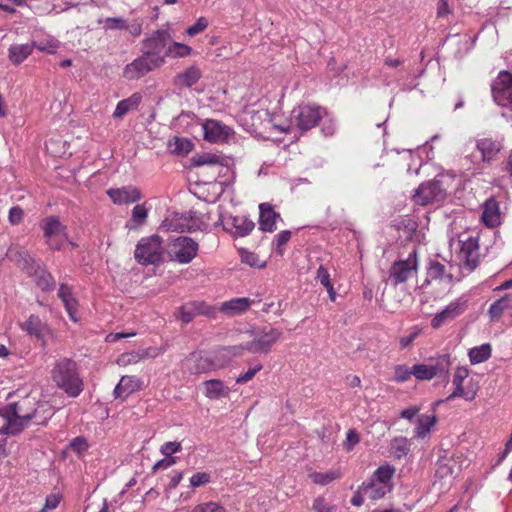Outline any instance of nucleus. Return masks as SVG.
<instances>
[{"instance_id":"nucleus-54","label":"nucleus","mask_w":512,"mask_h":512,"mask_svg":"<svg viewBox=\"0 0 512 512\" xmlns=\"http://www.w3.org/2000/svg\"><path fill=\"white\" fill-rule=\"evenodd\" d=\"M321 131L325 136H331L336 131V122L331 117L326 116L323 117Z\"/></svg>"},{"instance_id":"nucleus-21","label":"nucleus","mask_w":512,"mask_h":512,"mask_svg":"<svg viewBox=\"0 0 512 512\" xmlns=\"http://www.w3.org/2000/svg\"><path fill=\"white\" fill-rule=\"evenodd\" d=\"M106 193L115 205H129L140 201L142 198L140 189L133 185L110 188Z\"/></svg>"},{"instance_id":"nucleus-59","label":"nucleus","mask_w":512,"mask_h":512,"mask_svg":"<svg viewBox=\"0 0 512 512\" xmlns=\"http://www.w3.org/2000/svg\"><path fill=\"white\" fill-rule=\"evenodd\" d=\"M392 450L394 456L397 458H401L402 456L406 455L407 447L405 439H395L392 444Z\"/></svg>"},{"instance_id":"nucleus-16","label":"nucleus","mask_w":512,"mask_h":512,"mask_svg":"<svg viewBox=\"0 0 512 512\" xmlns=\"http://www.w3.org/2000/svg\"><path fill=\"white\" fill-rule=\"evenodd\" d=\"M491 91L498 105L512 108V74L510 72L501 71L492 82Z\"/></svg>"},{"instance_id":"nucleus-57","label":"nucleus","mask_w":512,"mask_h":512,"mask_svg":"<svg viewBox=\"0 0 512 512\" xmlns=\"http://www.w3.org/2000/svg\"><path fill=\"white\" fill-rule=\"evenodd\" d=\"M24 212L19 206H14L9 210L8 220L12 225H18L23 219Z\"/></svg>"},{"instance_id":"nucleus-11","label":"nucleus","mask_w":512,"mask_h":512,"mask_svg":"<svg viewBox=\"0 0 512 512\" xmlns=\"http://www.w3.org/2000/svg\"><path fill=\"white\" fill-rule=\"evenodd\" d=\"M161 228L171 232H195L201 229V221L193 211L174 213L162 221Z\"/></svg>"},{"instance_id":"nucleus-25","label":"nucleus","mask_w":512,"mask_h":512,"mask_svg":"<svg viewBox=\"0 0 512 512\" xmlns=\"http://www.w3.org/2000/svg\"><path fill=\"white\" fill-rule=\"evenodd\" d=\"M142 388V382L135 376H123L114 388L115 398L126 399L133 392Z\"/></svg>"},{"instance_id":"nucleus-47","label":"nucleus","mask_w":512,"mask_h":512,"mask_svg":"<svg viewBox=\"0 0 512 512\" xmlns=\"http://www.w3.org/2000/svg\"><path fill=\"white\" fill-rule=\"evenodd\" d=\"M221 157L216 154L204 153L194 158V164L196 166L202 165H217L221 163Z\"/></svg>"},{"instance_id":"nucleus-53","label":"nucleus","mask_w":512,"mask_h":512,"mask_svg":"<svg viewBox=\"0 0 512 512\" xmlns=\"http://www.w3.org/2000/svg\"><path fill=\"white\" fill-rule=\"evenodd\" d=\"M63 304L65 306V309L68 313V316L69 318L73 321V322H78V317H77V301L74 297L72 298H68V299H64L63 301Z\"/></svg>"},{"instance_id":"nucleus-46","label":"nucleus","mask_w":512,"mask_h":512,"mask_svg":"<svg viewBox=\"0 0 512 512\" xmlns=\"http://www.w3.org/2000/svg\"><path fill=\"white\" fill-rule=\"evenodd\" d=\"M190 487L195 489L211 482V473L209 472H197L194 473L190 479Z\"/></svg>"},{"instance_id":"nucleus-58","label":"nucleus","mask_w":512,"mask_h":512,"mask_svg":"<svg viewBox=\"0 0 512 512\" xmlns=\"http://www.w3.org/2000/svg\"><path fill=\"white\" fill-rule=\"evenodd\" d=\"M177 461V458L176 457H167V456H164L163 459L157 461L154 465H153V471L156 472V471H159V470H166L168 469L169 467L173 466Z\"/></svg>"},{"instance_id":"nucleus-4","label":"nucleus","mask_w":512,"mask_h":512,"mask_svg":"<svg viewBox=\"0 0 512 512\" xmlns=\"http://www.w3.org/2000/svg\"><path fill=\"white\" fill-rule=\"evenodd\" d=\"M327 112L324 108L317 105H300L291 112L289 125H274L280 132H287L292 127L306 131L315 127Z\"/></svg>"},{"instance_id":"nucleus-28","label":"nucleus","mask_w":512,"mask_h":512,"mask_svg":"<svg viewBox=\"0 0 512 512\" xmlns=\"http://www.w3.org/2000/svg\"><path fill=\"white\" fill-rule=\"evenodd\" d=\"M203 393L210 400H219L228 397L229 387L220 379H210L202 383Z\"/></svg>"},{"instance_id":"nucleus-6","label":"nucleus","mask_w":512,"mask_h":512,"mask_svg":"<svg viewBox=\"0 0 512 512\" xmlns=\"http://www.w3.org/2000/svg\"><path fill=\"white\" fill-rule=\"evenodd\" d=\"M171 40V35L168 30L158 29L153 31L143 41V54L146 55L154 66H160L165 63L168 43Z\"/></svg>"},{"instance_id":"nucleus-30","label":"nucleus","mask_w":512,"mask_h":512,"mask_svg":"<svg viewBox=\"0 0 512 512\" xmlns=\"http://www.w3.org/2000/svg\"><path fill=\"white\" fill-rule=\"evenodd\" d=\"M254 303L255 301L250 298L238 297L221 303L219 310L229 316H234L244 313Z\"/></svg>"},{"instance_id":"nucleus-18","label":"nucleus","mask_w":512,"mask_h":512,"mask_svg":"<svg viewBox=\"0 0 512 512\" xmlns=\"http://www.w3.org/2000/svg\"><path fill=\"white\" fill-rule=\"evenodd\" d=\"M469 375V369L465 366L457 367L453 376V392L446 398V401H452L455 398H463L466 401H473L477 395L478 388L471 383L464 388L463 383Z\"/></svg>"},{"instance_id":"nucleus-64","label":"nucleus","mask_w":512,"mask_h":512,"mask_svg":"<svg viewBox=\"0 0 512 512\" xmlns=\"http://www.w3.org/2000/svg\"><path fill=\"white\" fill-rule=\"evenodd\" d=\"M419 411H420V408L417 406L409 407L407 409H404L401 412L400 416H401V418H404L407 420H412L418 414Z\"/></svg>"},{"instance_id":"nucleus-49","label":"nucleus","mask_w":512,"mask_h":512,"mask_svg":"<svg viewBox=\"0 0 512 512\" xmlns=\"http://www.w3.org/2000/svg\"><path fill=\"white\" fill-rule=\"evenodd\" d=\"M412 373V368H409L406 365H396L394 368V381L398 383H402L407 381Z\"/></svg>"},{"instance_id":"nucleus-39","label":"nucleus","mask_w":512,"mask_h":512,"mask_svg":"<svg viewBox=\"0 0 512 512\" xmlns=\"http://www.w3.org/2000/svg\"><path fill=\"white\" fill-rule=\"evenodd\" d=\"M192 48L184 43L171 41L165 50L166 58H185L191 55Z\"/></svg>"},{"instance_id":"nucleus-20","label":"nucleus","mask_w":512,"mask_h":512,"mask_svg":"<svg viewBox=\"0 0 512 512\" xmlns=\"http://www.w3.org/2000/svg\"><path fill=\"white\" fill-rule=\"evenodd\" d=\"M459 246L458 258L461 264L470 271L474 270L479 264L480 257L478 239L470 236L460 239Z\"/></svg>"},{"instance_id":"nucleus-61","label":"nucleus","mask_w":512,"mask_h":512,"mask_svg":"<svg viewBox=\"0 0 512 512\" xmlns=\"http://www.w3.org/2000/svg\"><path fill=\"white\" fill-rule=\"evenodd\" d=\"M70 447L72 448L73 451L77 453H82L88 449V443L84 437L79 436L71 441Z\"/></svg>"},{"instance_id":"nucleus-31","label":"nucleus","mask_w":512,"mask_h":512,"mask_svg":"<svg viewBox=\"0 0 512 512\" xmlns=\"http://www.w3.org/2000/svg\"><path fill=\"white\" fill-rule=\"evenodd\" d=\"M438 418L435 414L426 415L421 414L417 417L416 426L414 429V437L417 439H425L429 437L431 431L435 427Z\"/></svg>"},{"instance_id":"nucleus-52","label":"nucleus","mask_w":512,"mask_h":512,"mask_svg":"<svg viewBox=\"0 0 512 512\" xmlns=\"http://www.w3.org/2000/svg\"><path fill=\"white\" fill-rule=\"evenodd\" d=\"M359 441H360V437H359L358 433L356 432V430L349 429L346 434V439L343 444L344 448L348 452L352 451L354 449V447L359 443Z\"/></svg>"},{"instance_id":"nucleus-43","label":"nucleus","mask_w":512,"mask_h":512,"mask_svg":"<svg viewBox=\"0 0 512 512\" xmlns=\"http://www.w3.org/2000/svg\"><path fill=\"white\" fill-rule=\"evenodd\" d=\"M191 512H227V510L220 503L209 501L194 506Z\"/></svg>"},{"instance_id":"nucleus-50","label":"nucleus","mask_w":512,"mask_h":512,"mask_svg":"<svg viewBox=\"0 0 512 512\" xmlns=\"http://www.w3.org/2000/svg\"><path fill=\"white\" fill-rule=\"evenodd\" d=\"M290 238H291V232L289 230H283L276 235L274 243H275V251L277 254H279V255L283 254V252H284L283 246L288 243Z\"/></svg>"},{"instance_id":"nucleus-2","label":"nucleus","mask_w":512,"mask_h":512,"mask_svg":"<svg viewBox=\"0 0 512 512\" xmlns=\"http://www.w3.org/2000/svg\"><path fill=\"white\" fill-rule=\"evenodd\" d=\"M52 378L59 388L70 397H77L83 390L76 362L68 358L58 360L52 370Z\"/></svg>"},{"instance_id":"nucleus-19","label":"nucleus","mask_w":512,"mask_h":512,"mask_svg":"<svg viewBox=\"0 0 512 512\" xmlns=\"http://www.w3.org/2000/svg\"><path fill=\"white\" fill-rule=\"evenodd\" d=\"M217 309L210 306L205 301L195 300L189 301L180 306L175 312V317L183 323H190L197 315H205L214 317Z\"/></svg>"},{"instance_id":"nucleus-44","label":"nucleus","mask_w":512,"mask_h":512,"mask_svg":"<svg viewBox=\"0 0 512 512\" xmlns=\"http://www.w3.org/2000/svg\"><path fill=\"white\" fill-rule=\"evenodd\" d=\"M100 23L107 30H125L127 28V21L121 17H108Z\"/></svg>"},{"instance_id":"nucleus-24","label":"nucleus","mask_w":512,"mask_h":512,"mask_svg":"<svg viewBox=\"0 0 512 512\" xmlns=\"http://www.w3.org/2000/svg\"><path fill=\"white\" fill-rule=\"evenodd\" d=\"M464 310L465 302L457 299L449 303L442 311L437 313L431 320V325L433 328H439L446 322H449L461 315Z\"/></svg>"},{"instance_id":"nucleus-13","label":"nucleus","mask_w":512,"mask_h":512,"mask_svg":"<svg viewBox=\"0 0 512 512\" xmlns=\"http://www.w3.org/2000/svg\"><path fill=\"white\" fill-rule=\"evenodd\" d=\"M190 360L195 362V372L202 373L225 367L231 362L232 357L231 354H229L227 347L225 346L216 349L210 355H194Z\"/></svg>"},{"instance_id":"nucleus-42","label":"nucleus","mask_w":512,"mask_h":512,"mask_svg":"<svg viewBox=\"0 0 512 512\" xmlns=\"http://www.w3.org/2000/svg\"><path fill=\"white\" fill-rule=\"evenodd\" d=\"M36 284L43 291H50L55 287V280L48 271L40 269L36 272Z\"/></svg>"},{"instance_id":"nucleus-62","label":"nucleus","mask_w":512,"mask_h":512,"mask_svg":"<svg viewBox=\"0 0 512 512\" xmlns=\"http://www.w3.org/2000/svg\"><path fill=\"white\" fill-rule=\"evenodd\" d=\"M174 145L173 152L177 154H186L191 150V143L184 139L176 138Z\"/></svg>"},{"instance_id":"nucleus-34","label":"nucleus","mask_w":512,"mask_h":512,"mask_svg":"<svg viewBox=\"0 0 512 512\" xmlns=\"http://www.w3.org/2000/svg\"><path fill=\"white\" fill-rule=\"evenodd\" d=\"M227 224L234 229V234L239 237L247 236L255 227L254 222L246 216L230 217Z\"/></svg>"},{"instance_id":"nucleus-37","label":"nucleus","mask_w":512,"mask_h":512,"mask_svg":"<svg viewBox=\"0 0 512 512\" xmlns=\"http://www.w3.org/2000/svg\"><path fill=\"white\" fill-rule=\"evenodd\" d=\"M492 354V347L489 343L472 347L468 351L469 361L472 365L480 364L487 361Z\"/></svg>"},{"instance_id":"nucleus-36","label":"nucleus","mask_w":512,"mask_h":512,"mask_svg":"<svg viewBox=\"0 0 512 512\" xmlns=\"http://www.w3.org/2000/svg\"><path fill=\"white\" fill-rule=\"evenodd\" d=\"M511 303V295L505 294L503 297L494 301L488 311L487 314L491 321H498L503 315L504 311L510 308Z\"/></svg>"},{"instance_id":"nucleus-35","label":"nucleus","mask_w":512,"mask_h":512,"mask_svg":"<svg viewBox=\"0 0 512 512\" xmlns=\"http://www.w3.org/2000/svg\"><path fill=\"white\" fill-rule=\"evenodd\" d=\"M149 210L150 207H148L146 203L135 205L131 211V218L126 226L129 229H136L143 226L148 218Z\"/></svg>"},{"instance_id":"nucleus-45","label":"nucleus","mask_w":512,"mask_h":512,"mask_svg":"<svg viewBox=\"0 0 512 512\" xmlns=\"http://www.w3.org/2000/svg\"><path fill=\"white\" fill-rule=\"evenodd\" d=\"M62 500V494L59 491H55L46 496L45 504L39 512H49L58 507Z\"/></svg>"},{"instance_id":"nucleus-63","label":"nucleus","mask_w":512,"mask_h":512,"mask_svg":"<svg viewBox=\"0 0 512 512\" xmlns=\"http://www.w3.org/2000/svg\"><path fill=\"white\" fill-rule=\"evenodd\" d=\"M229 354H231L232 359L238 356L243 355L245 351H248V342L245 344L226 346Z\"/></svg>"},{"instance_id":"nucleus-60","label":"nucleus","mask_w":512,"mask_h":512,"mask_svg":"<svg viewBox=\"0 0 512 512\" xmlns=\"http://www.w3.org/2000/svg\"><path fill=\"white\" fill-rule=\"evenodd\" d=\"M316 279L324 287L332 285V282L330 279V274H329L328 270L323 265H320L319 268L317 269Z\"/></svg>"},{"instance_id":"nucleus-17","label":"nucleus","mask_w":512,"mask_h":512,"mask_svg":"<svg viewBox=\"0 0 512 512\" xmlns=\"http://www.w3.org/2000/svg\"><path fill=\"white\" fill-rule=\"evenodd\" d=\"M446 197V190L441 181L430 180L421 184L413 195L416 204L427 205L435 202H440Z\"/></svg>"},{"instance_id":"nucleus-51","label":"nucleus","mask_w":512,"mask_h":512,"mask_svg":"<svg viewBox=\"0 0 512 512\" xmlns=\"http://www.w3.org/2000/svg\"><path fill=\"white\" fill-rule=\"evenodd\" d=\"M182 450V445L180 442H176V441H170V442H165L161 447H160V452L163 456H167V457H173L172 455L175 454V453H178Z\"/></svg>"},{"instance_id":"nucleus-3","label":"nucleus","mask_w":512,"mask_h":512,"mask_svg":"<svg viewBox=\"0 0 512 512\" xmlns=\"http://www.w3.org/2000/svg\"><path fill=\"white\" fill-rule=\"evenodd\" d=\"M501 141L492 138H481L476 141L478 153L467 155L463 159V166L466 170L474 173H480L485 165H489L502 150Z\"/></svg>"},{"instance_id":"nucleus-40","label":"nucleus","mask_w":512,"mask_h":512,"mask_svg":"<svg viewBox=\"0 0 512 512\" xmlns=\"http://www.w3.org/2000/svg\"><path fill=\"white\" fill-rule=\"evenodd\" d=\"M428 278L431 280L451 281L452 276L447 272L446 266L438 261H431L427 270Z\"/></svg>"},{"instance_id":"nucleus-38","label":"nucleus","mask_w":512,"mask_h":512,"mask_svg":"<svg viewBox=\"0 0 512 512\" xmlns=\"http://www.w3.org/2000/svg\"><path fill=\"white\" fill-rule=\"evenodd\" d=\"M33 47L41 52L53 54L59 48V41L50 35L36 38L32 41Z\"/></svg>"},{"instance_id":"nucleus-22","label":"nucleus","mask_w":512,"mask_h":512,"mask_svg":"<svg viewBox=\"0 0 512 512\" xmlns=\"http://www.w3.org/2000/svg\"><path fill=\"white\" fill-rule=\"evenodd\" d=\"M204 139L211 143H222L232 134L230 127L217 120L208 119L203 125Z\"/></svg>"},{"instance_id":"nucleus-33","label":"nucleus","mask_w":512,"mask_h":512,"mask_svg":"<svg viewBox=\"0 0 512 512\" xmlns=\"http://www.w3.org/2000/svg\"><path fill=\"white\" fill-rule=\"evenodd\" d=\"M33 44H13L8 49V59L14 65L24 62L33 52Z\"/></svg>"},{"instance_id":"nucleus-7","label":"nucleus","mask_w":512,"mask_h":512,"mask_svg":"<svg viewBox=\"0 0 512 512\" xmlns=\"http://www.w3.org/2000/svg\"><path fill=\"white\" fill-rule=\"evenodd\" d=\"M418 271L417 250L412 249L406 258H399L390 267L387 282L393 286L407 282Z\"/></svg>"},{"instance_id":"nucleus-27","label":"nucleus","mask_w":512,"mask_h":512,"mask_svg":"<svg viewBox=\"0 0 512 512\" xmlns=\"http://www.w3.org/2000/svg\"><path fill=\"white\" fill-rule=\"evenodd\" d=\"M259 227L264 232H273L276 229V221L280 215L276 213L269 203L259 205Z\"/></svg>"},{"instance_id":"nucleus-32","label":"nucleus","mask_w":512,"mask_h":512,"mask_svg":"<svg viewBox=\"0 0 512 512\" xmlns=\"http://www.w3.org/2000/svg\"><path fill=\"white\" fill-rule=\"evenodd\" d=\"M142 101V95L138 92L133 93L130 97L119 101L113 112L115 119H121L128 112L137 110Z\"/></svg>"},{"instance_id":"nucleus-48","label":"nucleus","mask_w":512,"mask_h":512,"mask_svg":"<svg viewBox=\"0 0 512 512\" xmlns=\"http://www.w3.org/2000/svg\"><path fill=\"white\" fill-rule=\"evenodd\" d=\"M209 25L206 17H199L196 22L186 29V34L190 37L196 36L203 32Z\"/></svg>"},{"instance_id":"nucleus-9","label":"nucleus","mask_w":512,"mask_h":512,"mask_svg":"<svg viewBox=\"0 0 512 512\" xmlns=\"http://www.w3.org/2000/svg\"><path fill=\"white\" fill-rule=\"evenodd\" d=\"M162 239L158 235L141 238L135 248V260L141 265L157 264L163 259Z\"/></svg>"},{"instance_id":"nucleus-1","label":"nucleus","mask_w":512,"mask_h":512,"mask_svg":"<svg viewBox=\"0 0 512 512\" xmlns=\"http://www.w3.org/2000/svg\"><path fill=\"white\" fill-rule=\"evenodd\" d=\"M53 414V407L48 402L30 394L11 400L0 408V417L4 421L0 435H16L31 425H44Z\"/></svg>"},{"instance_id":"nucleus-10","label":"nucleus","mask_w":512,"mask_h":512,"mask_svg":"<svg viewBox=\"0 0 512 512\" xmlns=\"http://www.w3.org/2000/svg\"><path fill=\"white\" fill-rule=\"evenodd\" d=\"M198 250V243L187 236L172 239L167 247L170 260L179 264L190 263L197 256Z\"/></svg>"},{"instance_id":"nucleus-12","label":"nucleus","mask_w":512,"mask_h":512,"mask_svg":"<svg viewBox=\"0 0 512 512\" xmlns=\"http://www.w3.org/2000/svg\"><path fill=\"white\" fill-rule=\"evenodd\" d=\"M450 366V356L448 354H443L435 358L431 364L413 365L412 373L417 380H431L436 376H447Z\"/></svg>"},{"instance_id":"nucleus-5","label":"nucleus","mask_w":512,"mask_h":512,"mask_svg":"<svg viewBox=\"0 0 512 512\" xmlns=\"http://www.w3.org/2000/svg\"><path fill=\"white\" fill-rule=\"evenodd\" d=\"M395 468L389 464L378 467L371 478L361 485L363 494L371 500H379L393 489Z\"/></svg>"},{"instance_id":"nucleus-26","label":"nucleus","mask_w":512,"mask_h":512,"mask_svg":"<svg viewBox=\"0 0 512 512\" xmlns=\"http://www.w3.org/2000/svg\"><path fill=\"white\" fill-rule=\"evenodd\" d=\"M481 218L483 223L489 228L500 225L501 213L499 203L495 199L490 198L485 201Z\"/></svg>"},{"instance_id":"nucleus-55","label":"nucleus","mask_w":512,"mask_h":512,"mask_svg":"<svg viewBox=\"0 0 512 512\" xmlns=\"http://www.w3.org/2000/svg\"><path fill=\"white\" fill-rule=\"evenodd\" d=\"M262 368L263 366L261 364H257L254 367L248 369L244 374H241L236 378V383L243 384L249 382Z\"/></svg>"},{"instance_id":"nucleus-56","label":"nucleus","mask_w":512,"mask_h":512,"mask_svg":"<svg viewBox=\"0 0 512 512\" xmlns=\"http://www.w3.org/2000/svg\"><path fill=\"white\" fill-rule=\"evenodd\" d=\"M313 509L316 512H334L335 507L325 501L321 496L317 497L313 502Z\"/></svg>"},{"instance_id":"nucleus-8","label":"nucleus","mask_w":512,"mask_h":512,"mask_svg":"<svg viewBox=\"0 0 512 512\" xmlns=\"http://www.w3.org/2000/svg\"><path fill=\"white\" fill-rule=\"evenodd\" d=\"M39 225L48 248L54 251L62 250L66 241H68L66 225L62 224L57 216L45 217Z\"/></svg>"},{"instance_id":"nucleus-14","label":"nucleus","mask_w":512,"mask_h":512,"mask_svg":"<svg viewBox=\"0 0 512 512\" xmlns=\"http://www.w3.org/2000/svg\"><path fill=\"white\" fill-rule=\"evenodd\" d=\"M20 329L30 338L37 340L45 346L52 337V329L50 325L42 320L39 315L30 314L28 318L19 324Z\"/></svg>"},{"instance_id":"nucleus-41","label":"nucleus","mask_w":512,"mask_h":512,"mask_svg":"<svg viewBox=\"0 0 512 512\" xmlns=\"http://www.w3.org/2000/svg\"><path fill=\"white\" fill-rule=\"evenodd\" d=\"M340 471L339 470H330L327 472H311L309 474V478L318 485H327L331 483L332 481L340 478Z\"/></svg>"},{"instance_id":"nucleus-15","label":"nucleus","mask_w":512,"mask_h":512,"mask_svg":"<svg viewBox=\"0 0 512 512\" xmlns=\"http://www.w3.org/2000/svg\"><path fill=\"white\" fill-rule=\"evenodd\" d=\"M281 336L282 332L279 329L263 327L256 332L254 339L248 342V352L253 354H266Z\"/></svg>"},{"instance_id":"nucleus-29","label":"nucleus","mask_w":512,"mask_h":512,"mask_svg":"<svg viewBox=\"0 0 512 512\" xmlns=\"http://www.w3.org/2000/svg\"><path fill=\"white\" fill-rule=\"evenodd\" d=\"M201 77L202 71L200 68L192 65L175 76L174 85L179 89L190 88L196 84Z\"/></svg>"},{"instance_id":"nucleus-23","label":"nucleus","mask_w":512,"mask_h":512,"mask_svg":"<svg viewBox=\"0 0 512 512\" xmlns=\"http://www.w3.org/2000/svg\"><path fill=\"white\" fill-rule=\"evenodd\" d=\"M156 66L151 62L146 55L136 58L124 68L123 75L128 80H136L145 76L148 72Z\"/></svg>"}]
</instances>
